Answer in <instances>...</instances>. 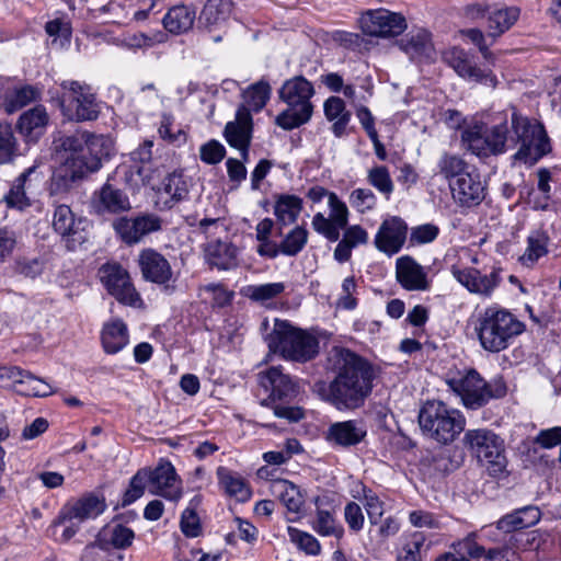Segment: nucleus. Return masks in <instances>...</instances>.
<instances>
[{
	"instance_id": "obj_1",
	"label": "nucleus",
	"mask_w": 561,
	"mask_h": 561,
	"mask_svg": "<svg viewBox=\"0 0 561 561\" xmlns=\"http://www.w3.org/2000/svg\"><path fill=\"white\" fill-rule=\"evenodd\" d=\"M511 128L514 137L508 138L507 122L490 128L476 124L462 131L461 139L469 151L480 158L500 156L511 146L520 145L513 160L534 165L551 151V145L542 124L531 123L527 117L514 112Z\"/></svg>"
},
{
	"instance_id": "obj_2",
	"label": "nucleus",
	"mask_w": 561,
	"mask_h": 561,
	"mask_svg": "<svg viewBox=\"0 0 561 561\" xmlns=\"http://www.w3.org/2000/svg\"><path fill=\"white\" fill-rule=\"evenodd\" d=\"M328 362L335 376L328 385H314L318 396L340 411L362 407L373 390L375 374L370 363L344 347H333Z\"/></svg>"
},
{
	"instance_id": "obj_3",
	"label": "nucleus",
	"mask_w": 561,
	"mask_h": 561,
	"mask_svg": "<svg viewBox=\"0 0 561 561\" xmlns=\"http://www.w3.org/2000/svg\"><path fill=\"white\" fill-rule=\"evenodd\" d=\"M525 323L506 309L489 307L479 314L476 331L483 350L499 353L524 333Z\"/></svg>"
},
{
	"instance_id": "obj_4",
	"label": "nucleus",
	"mask_w": 561,
	"mask_h": 561,
	"mask_svg": "<svg viewBox=\"0 0 561 561\" xmlns=\"http://www.w3.org/2000/svg\"><path fill=\"white\" fill-rule=\"evenodd\" d=\"M417 419L423 434L442 445L453 443L466 426L462 413L439 400L426 401Z\"/></svg>"
},
{
	"instance_id": "obj_5",
	"label": "nucleus",
	"mask_w": 561,
	"mask_h": 561,
	"mask_svg": "<svg viewBox=\"0 0 561 561\" xmlns=\"http://www.w3.org/2000/svg\"><path fill=\"white\" fill-rule=\"evenodd\" d=\"M278 94L279 99L287 104V108L276 116L277 126L291 130L311 119L313 113L311 98L314 94V88L305 77L296 76L286 80Z\"/></svg>"
},
{
	"instance_id": "obj_6",
	"label": "nucleus",
	"mask_w": 561,
	"mask_h": 561,
	"mask_svg": "<svg viewBox=\"0 0 561 561\" xmlns=\"http://www.w3.org/2000/svg\"><path fill=\"white\" fill-rule=\"evenodd\" d=\"M268 348L284 358L306 363L319 353V341L308 332L293 327L287 321L275 322L267 336Z\"/></svg>"
},
{
	"instance_id": "obj_7",
	"label": "nucleus",
	"mask_w": 561,
	"mask_h": 561,
	"mask_svg": "<svg viewBox=\"0 0 561 561\" xmlns=\"http://www.w3.org/2000/svg\"><path fill=\"white\" fill-rule=\"evenodd\" d=\"M56 150L64 153V162L73 160L89 162L98 160V170L104 159H108L112 151V141L104 136H95L87 130H76L71 135H61L54 141Z\"/></svg>"
},
{
	"instance_id": "obj_8",
	"label": "nucleus",
	"mask_w": 561,
	"mask_h": 561,
	"mask_svg": "<svg viewBox=\"0 0 561 561\" xmlns=\"http://www.w3.org/2000/svg\"><path fill=\"white\" fill-rule=\"evenodd\" d=\"M465 448L481 463L486 466L491 476L504 472L507 460L504 454L503 440L490 430H468L462 438Z\"/></svg>"
},
{
	"instance_id": "obj_9",
	"label": "nucleus",
	"mask_w": 561,
	"mask_h": 561,
	"mask_svg": "<svg viewBox=\"0 0 561 561\" xmlns=\"http://www.w3.org/2000/svg\"><path fill=\"white\" fill-rule=\"evenodd\" d=\"M447 385L461 398L463 405L471 410L480 409L491 399L502 398L506 393L503 382H486L473 369L461 378L448 379Z\"/></svg>"
},
{
	"instance_id": "obj_10",
	"label": "nucleus",
	"mask_w": 561,
	"mask_h": 561,
	"mask_svg": "<svg viewBox=\"0 0 561 561\" xmlns=\"http://www.w3.org/2000/svg\"><path fill=\"white\" fill-rule=\"evenodd\" d=\"M59 106L69 121L85 122L99 117L100 106L91 88L79 81H62Z\"/></svg>"
},
{
	"instance_id": "obj_11",
	"label": "nucleus",
	"mask_w": 561,
	"mask_h": 561,
	"mask_svg": "<svg viewBox=\"0 0 561 561\" xmlns=\"http://www.w3.org/2000/svg\"><path fill=\"white\" fill-rule=\"evenodd\" d=\"M137 264L144 280L158 285L171 295L175 291V279L168 259L154 249L148 248L139 252Z\"/></svg>"
},
{
	"instance_id": "obj_12",
	"label": "nucleus",
	"mask_w": 561,
	"mask_h": 561,
	"mask_svg": "<svg viewBox=\"0 0 561 561\" xmlns=\"http://www.w3.org/2000/svg\"><path fill=\"white\" fill-rule=\"evenodd\" d=\"M99 277L107 293L118 302L136 306L141 300L126 268L118 263H105L99 268Z\"/></svg>"
},
{
	"instance_id": "obj_13",
	"label": "nucleus",
	"mask_w": 561,
	"mask_h": 561,
	"mask_svg": "<svg viewBox=\"0 0 561 561\" xmlns=\"http://www.w3.org/2000/svg\"><path fill=\"white\" fill-rule=\"evenodd\" d=\"M163 220L152 213H140L134 217H119L113 222V228L122 241L134 245L150 233L162 229Z\"/></svg>"
},
{
	"instance_id": "obj_14",
	"label": "nucleus",
	"mask_w": 561,
	"mask_h": 561,
	"mask_svg": "<svg viewBox=\"0 0 561 561\" xmlns=\"http://www.w3.org/2000/svg\"><path fill=\"white\" fill-rule=\"evenodd\" d=\"M359 26L364 34L376 37H394L407 28L404 16L386 9L369 10L362 14Z\"/></svg>"
},
{
	"instance_id": "obj_15",
	"label": "nucleus",
	"mask_w": 561,
	"mask_h": 561,
	"mask_svg": "<svg viewBox=\"0 0 561 561\" xmlns=\"http://www.w3.org/2000/svg\"><path fill=\"white\" fill-rule=\"evenodd\" d=\"M443 58L462 79L491 88L496 87L497 80L494 73L489 69L477 66L473 58L465 49L453 47L444 53Z\"/></svg>"
},
{
	"instance_id": "obj_16",
	"label": "nucleus",
	"mask_w": 561,
	"mask_h": 561,
	"mask_svg": "<svg viewBox=\"0 0 561 561\" xmlns=\"http://www.w3.org/2000/svg\"><path fill=\"white\" fill-rule=\"evenodd\" d=\"M98 171V160L91 159L89 162L73 161L64 162L62 165L54 173L50 182V194L60 195L68 193L75 185L88 176L90 173Z\"/></svg>"
},
{
	"instance_id": "obj_17",
	"label": "nucleus",
	"mask_w": 561,
	"mask_h": 561,
	"mask_svg": "<svg viewBox=\"0 0 561 561\" xmlns=\"http://www.w3.org/2000/svg\"><path fill=\"white\" fill-rule=\"evenodd\" d=\"M151 494L178 502L182 496L181 480L170 461L161 460L153 469H148Z\"/></svg>"
},
{
	"instance_id": "obj_18",
	"label": "nucleus",
	"mask_w": 561,
	"mask_h": 561,
	"mask_svg": "<svg viewBox=\"0 0 561 561\" xmlns=\"http://www.w3.org/2000/svg\"><path fill=\"white\" fill-rule=\"evenodd\" d=\"M408 230V225L401 217L392 216L386 218L379 226L374 244L378 251L392 256L403 248Z\"/></svg>"
},
{
	"instance_id": "obj_19",
	"label": "nucleus",
	"mask_w": 561,
	"mask_h": 561,
	"mask_svg": "<svg viewBox=\"0 0 561 561\" xmlns=\"http://www.w3.org/2000/svg\"><path fill=\"white\" fill-rule=\"evenodd\" d=\"M43 175L38 172L37 167L33 165L27 168L21 173L13 182L8 194L4 195L3 201L9 208L23 210L31 206V197L41 183Z\"/></svg>"
},
{
	"instance_id": "obj_20",
	"label": "nucleus",
	"mask_w": 561,
	"mask_h": 561,
	"mask_svg": "<svg viewBox=\"0 0 561 561\" xmlns=\"http://www.w3.org/2000/svg\"><path fill=\"white\" fill-rule=\"evenodd\" d=\"M449 188L455 203L466 208L480 205L486 195V185L477 172H468L451 181Z\"/></svg>"
},
{
	"instance_id": "obj_21",
	"label": "nucleus",
	"mask_w": 561,
	"mask_h": 561,
	"mask_svg": "<svg viewBox=\"0 0 561 561\" xmlns=\"http://www.w3.org/2000/svg\"><path fill=\"white\" fill-rule=\"evenodd\" d=\"M150 186L157 194L156 206L159 209H171L188 196L191 181L182 172L174 171L168 174L159 186L152 183Z\"/></svg>"
},
{
	"instance_id": "obj_22",
	"label": "nucleus",
	"mask_w": 561,
	"mask_h": 561,
	"mask_svg": "<svg viewBox=\"0 0 561 561\" xmlns=\"http://www.w3.org/2000/svg\"><path fill=\"white\" fill-rule=\"evenodd\" d=\"M259 383L271 392L270 399L289 402L299 393L298 383L289 376L283 373L280 367L274 366L259 374Z\"/></svg>"
},
{
	"instance_id": "obj_23",
	"label": "nucleus",
	"mask_w": 561,
	"mask_h": 561,
	"mask_svg": "<svg viewBox=\"0 0 561 561\" xmlns=\"http://www.w3.org/2000/svg\"><path fill=\"white\" fill-rule=\"evenodd\" d=\"M3 380L12 381L14 390L23 396L46 397L53 393L46 381L16 366L0 368V381Z\"/></svg>"
},
{
	"instance_id": "obj_24",
	"label": "nucleus",
	"mask_w": 561,
	"mask_h": 561,
	"mask_svg": "<svg viewBox=\"0 0 561 561\" xmlns=\"http://www.w3.org/2000/svg\"><path fill=\"white\" fill-rule=\"evenodd\" d=\"M252 116L245 106H240L236 114V121L227 123L225 138L227 142L238 149L244 161L249 158V147L252 139Z\"/></svg>"
},
{
	"instance_id": "obj_25",
	"label": "nucleus",
	"mask_w": 561,
	"mask_h": 561,
	"mask_svg": "<svg viewBox=\"0 0 561 561\" xmlns=\"http://www.w3.org/2000/svg\"><path fill=\"white\" fill-rule=\"evenodd\" d=\"M397 282L407 290L421 291L428 289L427 275L421 264L412 256L403 255L396 262Z\"/></svg>"
},
{
	"instance_id": "obj_26",
	"label": "nucleus",
	"mask_w": 561,
	"mask_h": 561,
	"mask_svg": "<svg viewBox=\"0 0 561 561\" xmlns=\"http://www.w3.org/2000/svg\"><path fill=\"white\" fill-rule=\"evenodd\" d=\"M53 228L66 241L68 250H75L85 240L84 233L79 229L76 222L75 214L71 208L65 204L58 205L55 208Z\"/></svg>"
},
{
	"instance_id": "obj_27",
	"label": "nucleus",
	"mask_w": 561,
	"mask_h": 561,
	"mask_svg": "<svg viewBox=\"0 0 561 561\" xmlns=\"http://www.w3.org/2000/svg\"><path fill=\"white\" fill-rule=\"evenodd\" d=\"M366 434V428L362 422L348 420L331 424L325 438L334 446L347 448L363 442Z\"/></svg>"
},
{
	"instance_id": "obj_28",
	"label": "nucleus",
	"mask_w": 561,
	"mask_h": 561,
	"mask_svg": "<svg viewBox=\"0 0 561 561\" xmlns=\"http://www.w3.org/2000/svg\"><path fill=\"white\" fill-rule=\"evenodd\" d=\"M316 516L311 523L312 529L320 536H334L342 538L344 529L335 519V510L327 496H317L314 499Z\"/></svg>"
},
{
	"instance_id": "obj_29",
	"label": "nucleus",
	"mask_w": 561,
	"mask_h": 561,
	"mask_svg": "<svg viewBox=\"0 0 561 561\" xmlns=\"http://www.w3.org/2000/svg\"><path fill=\"white\" fill-rule=\"evenodd\" d=\"M205 260L211 266L221 271L237 267L238 249L229 241L220 239L210 241L205 247Z\"/></svg>"
},
{
	"instance_id": "obj_30",
	"label": "nucleus",
	"mask_w": 561,
	"mask_h": 561,
	"mask_svg": "<svg viewBox=\"0 0 561 561\" xmlns=\"http://www.w3.org/2000/svg\"><path fill=\"white\" fill-rule=\"evenodd\" d=\"M106 505L104 499L94 494H88L79 499L72 505L65 507L60 518L62 520L94 518L102 514Z\"/></svg>"
},
{
	"instance_id": "obj_31",
	"label": "nucleus",
	"mask_w": 561,
	"mask_h": 561,
	"mask_svg": "<svg viewBox=\"0 0 561 561\" xmlns=\"http://www.w3.org/2000/svg\"><path fill=\"white\" fill-rule=\"evenodd\" d=\"M399 46L412 60L432 58L434 53L431 34L423 28L407 34L405 37L400 39Z\"/></svg>"
},
{
	"instance_id": "obj_32",
	"label": "nucleus",
	"mask_w": 561,
	"mask_h": 561,
	"mask_svg": "<svg viewBox=\"0 0 561 561\" xmlns=\"http://www.w3.org/2000/svg\"><path fill=\"white\" fill-rule=\"evenodd\" d=\"M232 7L231 0H208L198 16V27L210 32L228 20Z\"/></svg>"
},
{
	"instance_id": "obj_33",
	"label": "nucleus",
	"mask_w": 561,
	"mask_h": 561,
	"mask_svg": "<svg viewBox=\"0 0 561 561\" xmlns=\"http://www.w3.org/2000/svg\"><path fill=\"white\" fill-rule=\"evenodd\" d=\"M95 208L99 214H118L129 210L130 202L128 196L122 190L110 183H105L99 192V199Z\"/></svg>"
},
{
	"instance_id": "obj_34",
	"label": "nucleus",
	"mask_w": 561,
	"mask_h": 561,
	"mask_svg": "<svg viewBox=\"0 0 561 561\" xmlns=\"http://www.w3.org/2000/svg\"><path fill=\"white\" fill-rule=\"evenodd\" d=\"M519 9L516 7H492L486 21L488 35L499 37L508 31L518 20Z\"/></svg>"
},
{
	"instance_id": "obj_35",
	"label": "nucleus",
	"mask_w": 561,
	"mask_h": 561,
	"mask_svg": "<svg viewBox=\"0 0 561 561\" xmlns=\"http://www.w3.org/2000/svg\"><path fill=\"white\" fill-rule=\"evenodd\" d=\"M196 19L195 10L181 4L171 8L164 18L162 24L165 31L171 34L179 35L190 31Z\"/></svg>"
},
{
	"instance_id": "obj_36",
	"label": "nucleus",
	"mask_w": 561,
	"mask_h": 561,
	"mask_svg": "<svg viewBox=\"0 0 561 561\" xmlns=\"http://www.w3.org/2000/svg\"><path fill=\"white\" fill-rule=\"evenodd\" d=\"M271 493L278 497L286 508L291 513H298L304 505V496L300 489L293 482L284 479H276L271 482Z\"/></svg>"
},
{
	"instance_id": "obj_37",
	"label": "nucleus",
	"mask_w": 561,
	"mask_h": 561,
	"mask_svg": "<svg viewBox=\"0 0 561 561\" xmlns=\"http://www.w3.org/2000/svg\"><path fill=\"white\" fill-rule=\"evenodd\" d=\"M102 345L107 354H115L128 343V331L122 320H114L104 324L101 334Z\"/></svg>"
},
{
	"instance_id": "obj_38",
	"label": "nucleus",
	"mask_w": 561,
	"mask_h": 561,
	"mask_svg": "<svg viewBox=\"0 0 561 561\" xmlns=\"http://www.w3.org/2000/svg\"><path fill=\"white\" fill-rule=\"evenodd\" d=\"M217 478L219 485L228 495L233 496L242 502L250 499L251 491L240 474L231 471L226 467H218Z\"/></svg>"
},
{
	"instance_id": "obj_39",
	"label": "nucleus",
	"mask_w": 561,
	"mask_h": 561,
	"mask_svg": "<svg viewBox=\"0 0 561 561\" xmlns=\"http://www.w3.org/2000/svg\"><path fill=\"white\" fill-rule=\"evenodd\" d=\"M302 210V199L296 195H279L274 205V215L277 222L282 226H288L298 219Z\"/></svg>"
},
{
	"instance_id": "obj_40",
	"label": "nucleus",
	"mask_w": 561,
	"mask_h": 561,
	"mask_svg": "<svg viewBox=\"0 0 561 561\" xmlns=\"http://www.w3.org/2000/svg\"><path fill=\"white\" fill-rule=\"evenodd\" d=\"M134 537L135 534L130 528L122 524H115L102 529L99 541L103 548L110 543L116 549H125L131 545Z\"/></svg>"
},
{
	"instance_id": "obj_41",
	"label": "nucleus",
	"mask_w": 561,
	"mask_h": 561,
	"mask_svg": "<svg viewBox=\"0 0 561 561\" xmlns=\"http://www.w3.org/2000/svg\"><path fill=\"white\" fill-rule=\"evenodd\" d=\"M437 168L438 173L448 181L449 186L451 181L462 178L469 172L468 163L460 156L448 152L442 154Z\"/></svg>"
},
{
	"instance_id": "obj_42",
	"label": "nucleus",
	"mask_w": 561,
	"mask_h": 561,
	"mask_svg": "<svg viewBox=\"0 0 561 561\" xmlns=\"http://www.w3.org/2000/svg\"><path fill=\"white\" fill-rule=\"evenodd\" d=\"M549 237L543 231H535L527 239V249L519 257L526 266H533L541 256L548 253Z\"/></svg>"
},
{
	"instance_id": "obj_43",
	"label": "nucleus",
	"mask_w": 561,
	"mask_h": 561,
	"mask_svg": "<svg viewBox=\"0 0 561 561\" xmlns=\"http://www.w3.org/2000/svg\"><path fill=\"white\" fill-rule=\"evenodd\" d=\"M308 230L302 226L293 228L280 241L282 254L296 256L308 242Z\"/></svg>"
},
{
	"instance_id": "obj_44",
	"label": "nucleus",
	"mask_w": 561,
	"mask_h": 561,
	"mask_svg": "<svg viewBox=\"0 0 561 561\" xmlns=\"http://www.w3.org/2000/svg\"><path fill=\"white\" fill-rule=\"evenodd\" d=\"M271 87L267 82L260 81L252 84L243 94L245 107L253 112H260L270 100Z\"/></svg>"
},
{
	"instance_id": "obj_45",
	"label": "nucleus",
	"mask_w": 561,
	"mask_h": 561,
	"mask_svg": "<svg viewBox=\"0 0 561 561\" xmlns=\"http://www.w3.org/2000/svg\"><path fill=\"white\" fill-rule=\"evenodd\" d=\"M201 503L199 496L192 499L190 506L182 513L180 527L182 533L190 538L198 537L202 534V525L196 508Z\"/></svg>"
},
{
	"instance_id": "obj_46",
	"label": "nucleus",
	"mask_w": 561,
	"mask_h": 561,
	"mask_svg": "<svg viewBox=\"0 0 561 561\" xmlns=\"http://www.w3.org/2000/svg\"><path fill=\"white\" fill-rule=\"evenodd\" d=\"M152 140H145L135 151L131 152V160L142 164L137 169V174L141 178L144 185H151L152 176L148 164L152 158Z\"/></svg>"
},
{
	"instance_id": "obj_47",
	"label": "nucleus",
	"mask_w": 561,
	"mask_h": 561,
	"mask_svg": "<svg viewBox=\"0 0 561 561\" xmlns=\"http://www.w3.org/2000/svg\"><path fill=\"white\" fill-rule=\"evenodd\" d=\"M48 122V114L43 106H35L21 115L18 127L22 134L31 135L33 130L44 127Z\"/></svg>"
},
{
	"instance_id": "obj_48",
	"label": "nucleus",
	"mask_w": 561,
	"mask_h": 561,
	"mask_svg": "<svg viewBox=\"0 0 561 561\" xmlns=\"http://www.w3.org/2000/svg\"><path fill=\"white\" fill-rule=\"evenodd\" d=\"M368 183L388 199L393 192V182L385 165L374 167L368 171Z\"/></svg>"
},
{
	"instance_id": "obj_49",
	"label": "nucleus",
	"mask_w": 561,
	"mask_h": 561,
	"mask_svg": "<svg viewBox=\"0 0 561 561\" xmlns=\"http://www.w3.org/2000/svg\"><path fill=\"white\" fill-rule=\"evenodd\" d=\"M149 474L148 469L142 468L138 470L133 478L130 479L129 486L125 491L123 499H122V506H128L131 503H134L136 500L142 496L146 484L149 483L148 481Z\"/></svg>"
},
{
	"instance_id": "obj_50",
	"label": "nucleus",
	"mask_w": 561,
	"mask_h": 561,
	"mask_svg": "<svg viewBox=\"0 0 561 561\" xmlns=\"http://www.w3.org/2000/svg\"><path fill=\"white\" fill-rule=\"evenodd\" d=\"M287 533L291 542L306 552L307 554L318 556L321 551V546L318 539L309 533L299 530L289 526Z\"/></svg>"
},
{
	"instance_id": "obj_51",
	"label": "nucleus",
	"mask_w": 561,
	"mask_h": 561,
	"mask_svg": "<svg viewBox=\"0 0 561 561\" xmlns=\"http://www.w3.org/2000/svg\"><path fill=\"white\" fill-rule=\"evenodd\" d=\"M284 290V283H268L249 286L247 295L254 301L264 302L278 297Z\"/></svg>"
},
{
	"instance_id": "obj_52",
	"label": "nucleus",
	"mask_w": 561,
	"mask_h": 561,
	"mask_svg": "<svg viewBox=\"0 0 561 561\" xmlns=\"http://www.w3.org/2000/svg\"><path fill=\"white\" fill-rule=\"evenodd\" d=\"M16 150V141L11 126L0 125V164L11 162Z\"/></svg>"
},
{
	"instance_id": "obj_53",
	"label": "nucleus",
	"mask_w": 561,
	"mask_h": 561,
	"mask_svg": "<svg viewBox=\"0 0 561 561\" xmlns=\"http://www.w3.org/2000/svg\"><path fill=\"white\" fill-rule=\"evenodd\" d=\"M313 229L325 237L329 241L335 242L340 239L341 229L335 226L330 217H325L322 213H317L312 218Z\"/></svg>"
},
{
	"instance_id": "obj_54",
	"label": "nucleus",
	"mask_w": 561,
	"mask_h": 561,
	"mask_svg": "<svg viewBox=\"0 0 561 561\" xmlns=\"http://www.w3.org/2000/svg\"><path fill=\"white\" fill-rule=\"evenodd\" d=\"M330 218L341 230L345 229L348 222V209L335 193L329 194Z\"/></svg>"
},
{
	"instance_id": "obj_55",
	"label": "nucleus",
	"mask_w": 561,
	"mask_h": 561,
	"mask_svg": "<svg viewBox=\"0 0 561 561\" xmlns=\"http://www.w3.org/2000/svg\"><path fill=\"white\" fill-rule=\"evenodd\" d=\"M439 234V228L434 224H424L411 229V245H421L433 242Z\"/></svg>"
},
{
	"instance_id": "obj_56",
	"label": "nucleus",
	"mask_w": 561,
	"mask_h": 561,
	"mask_svg": "<svg viewBox=\"0 0 561 561\" xmlns=\"http://www.w3.org/2000/svg\"><path fill=\"white\" fill-rule=\"evenodd\" d=\"M350 203L359 213L364 214L376 206L377 198L369 188H356L351 193Z\"/></svg>"
},
{
	"instance_id": "obj_57",
	"label": "nucleus",
	"mask_w": 561,
	"mask_h": 561,
	"mask_svg": "<svg viewBox=\"0 0 561 561\" xmlns=\"http://www.w3.org/2000/svg\"><path fill=\"white\" fill-rule=\"evenodd\" d=\"M174 124V118L169 113H163L161 116L160 126L158 128V133L163 140H167L170 144L182 142L185 141L186 135L182 129H178L176 131L172 130V126Z\"/></svg>"
},
{
	"instance_id": "obj_58",
	"label": "nucleus",
	"mask_w": 561,
	"mask_h": 561,
	"mask_svg": "<svg viewBox=\"0 0 561 561\" xmlns=\"http://www.w3.org/2000/svg\"><path fill=\"white\" fill-rule=\"evenodd\" d=\"M500 282L501 277L499 272L493 271L488 275H483L478 271V274L474 276L476 286L472 287L471 293L490 296Z\"/></svg>"
},
{
	"instance_id": "obj_59",
	"label": "nucleus",
	"mask_w": 561,
	"mask_h": 561,
	"mask_svg": "<svg viewBox=\"0 0 561 561\" xmlns=\"http://www.w3.org/2000/svg\"><path fill=\"white\" fill-rule=\"evenodd\" d=\"M425 541L422 533H414L398 556L399 561H420V549Z\"/></svg>"
},
{
	"instance_id": "obj_60",
	"label": "nucleus",
	"mask_w": 561,
	"mask_h": 561,
	"mask_svg": "<svg viewBox=\"0 0 561 561\" xmlns=\"http://www.w3.org/2000/svg\"><path fill=\"white\" fill-rule=\"evenodd\" d=\"M364 506L369 522L376 525L383 515V503L371 490H364Z\"/></svg>"
},
{
	"instance_id": "obj_61",
	"label": "nucleus",
	"mask_w": 561,
	"mask_h": 561,
	"mask_svg": "<svg viewBox=\"0 0 561 561\" xmlns=\"http://www.w3.org/2000/svg\"><path fill=\"white\" fill-rule=\"evenodd\" d=\"M44 266L45 263L39 257H21L15 262L16 273L30 278H35L42 274Z\"/></svg>"
},
{
	"instance_id": "obj_62",
	"label": "nucleus",
	"mask_w": 561,
	"mask_h": 561,
	"mask_svg": "<svg viewBox=\"0 0 561 561\" xmlns=\"http://www.w3.org/2000/svg\"><path fill=\"white\" fill-rule=\"evenodd\" d=\"M226 153L225 147L217 140H209L199 149L201 160L208 164L219 163Z\"/></svg>"
},
{
	"instance_id": "obj_63",
	"label": "nucleus",
	"mask_w": 561,
	"mask_h": 561,
	"mask_svg": "<svg viewBox=\"0 0 561 561\" xmlns=\"http://www.w3.org/2000/svg\"><path fill=\"white\" fill-rule=\"evenodd\" d=\"M356 282L354 276L346 277L342 283V295L337 300V306L345 310H353L357 306V299L353 296L356 291Z\"/></svg>"
},
{
	"instance_id": "obj_64",
	"label": "nucleus",
	"mask_w": 561,
	"mask_h": 561,
	"mask_svg": "<svg viewBox=\"0 0 561 561\" xmlns=\"http://www.w3.org/2000/svg\"><path fill=\"white\" fill-rule=\"evenodd\" d=\"M535 442L542 448H553L561 444V426L541 430L536 436Z\"/></svg>"
}]
</instances>
